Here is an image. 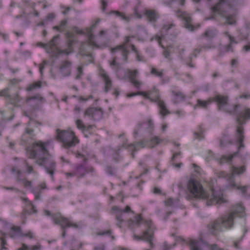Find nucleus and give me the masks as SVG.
Returning <instances> with one entry per match:
<instances>
[{
  "mask_svg": "<svg viewBox=\"0 0 250 250\" xmlns=\"http://www.w3.org/2000/svg\"><path fill=\"white\" fill-rule=\"evenodd\" d=\"M214 46H213L212 43L211 42H210L209 44H208L206 45H203L199 48L195 49V53H199L202 50L211 49V48H214Z\"/></svg>",
  "mask_w": 250,
  "mask_h": 250,
  "instance_id": "obj_42",
  "label": "nucleus"
},
{
  "mask_svg": "<svg viewBox=\"0 0 250 250\" xmlns=\"http://www.w3.org/2000/svg\"><path fill=\"white\" fill-rule=\"evenodd\" d=\"M203 36L209 39H211L216 36V32L213 30H208L204 33Z\"/></svg>",
  "mask_w": 250,
  "mask_h": 250,
  "instance_id": "obj_39",
  "label": "nucleus"
},
{
  "mask_svg": "<svg viewBox=\"0 0 250 250\" xmlns=\"http://www.w3.org/2000/svg\"><path fill=\"white\" fill-rule=\"evenodd\" d=\"M237 108L236 109V110ZM236 116V120L239 123V125L237 127L235 137L236 142L239 144L238 150L245 147L243 143L244 139V128L242 125L245 123L246 121L250 120V108H244L239 113H236L234 114Z\"/></svg>",
  "mask_w": 250,
  "mask_h": 250,
  "instance_id": "obj_5",
  "label": "nucleus"
},
{
  "mask_svg": "<svg viewBox=\"0 0 250 250\" xmlns=\"http://www.w3.org/2000/svg\"><path fill=\"white\" fill-rule=\"evenodd\" d=\"M237 153H238V152L235 153L233 155H230L229 156H226V155L222 156V157H221V158L220 160V164L222 165V164H223L224 163L229 162L231 161V160L232 159V158H233V157L234 156H235Z\"/></svg>",
  "mask_w": 250,
  "mask_h": 250,
  "instance_id": "obj_36",
  "label": "nucleus"
},
{
  "mask_svg": "<svg viewBox=\"0 0 250 250\" xmlns=\"http://www.w3.org/2000/svg\"><path fill=\"white\" fill-rule=\"evenodd\" d=\"M9 88L7 87L0 91V96H3L6 98H8V100H9V97H10V95L8 93Z\"/></svg>",
  "mask_w": 250,
  "mask_h": 250,
  "instance_id": "obj_46",
  "label": "nucleus"
},
{
  "mask_svg": "<svg viewBox=\"0 0 250 250\" xmlns=\"http://www.w3.org/2000/svg\"><path fill=\"white\" fill-rule=\"evenodd\" d=\"M232 144L233 141L227 134H224L220 139V146L221 147H226L228 145Z\"/></svg>",
  "mask_w": 250,
  "mask_h": 250,
  "instance_id": "obj_27",
  "label": "nucleus"
},
{
  "mask_svg": "<svg viewBox=\"0 0 250 250\" xmlns=\"http://www.w3.org/2000/svg\"><path fill=\"white\" fill-rule=\"evenodd\" d=\"M204 132V129L201 125H199L198 127L197 131L194 132V139H198L199 140H201L203 139L204 137L203 135Z\"/></svg>",
  "mask_w": 250,
  "mask_h": 250,
  "instance_id": "obj_32",
  "label": "nucleus"
},
{
  "mask_svg": "<svg viewBox=\"0 0 250 250\" xmlns=\"http://www.w3.org/2000/svg\"><path fill=\"white\" fill-rule=\"evenodd\" d=\"M165 203L167 206L173 207L179 203V200L169 198L167 200L165 201Z\"/></svg>",
  "mask_w": 250,
  "mask_h": 250,
  "instance_id": "obj_43",
  "label": "nucleus"
},
{
  "mask_svg": "<svg viewBox=\"0 0 250 250\" xmlns=\"http://www.w3.org/2000/svg\"><path fill=\"white\" fill-rule=\"evenodd\" d=\"M66 39V46L63 49L58 48V40L60 35L53 37L52 39L48 43L46 51L52 57H58L61 55H68L73 52V45L77 42L76 36L70 31H67L65 34Z\"/></svg>",
  "mask_w": 250,
  "mask_h": 250,
  "instance_id": "obj_4",
  "label": "nucleus"
},
{
  "mask_svg": "<svg viewBox=\"0 0 250 250\" xmlns=\"http://www.w3.org/2000/svg\"><path fill=\"white\" fill-rule=\"evenodd\" d=\"M145 226V230L143 231L142 235H134V238L137 240H143L149 243L150 248L153 249L154 248V244L153 241L154 238V231L155 228L153 225L151 221L145 220L143 221Z\"/></svg>",
  "mask_w": 250,
  "mask_h": 250,
  "instance_id": "obj_9",
  "label": "nucleus"
},
{
  "mask_svg": "<svg viewBox=\"0 0 250 250\" xmlns=\"http://www.w3.org/2000/svg\"><path fill=\"white\" fill-rule=\"evenodd\" d=\"M11 230L15 231L17 234L20 235L21 234V228L20 227L13 226L11 228Z\"/></svg>",
  "mask_w": 250,
  "mask_h": 250,
  "instance_id": "obj_60",
  "label": "nucleus"
},
{
  "mask_svg": "<svg viewBox=\"0 0 250 250\" xmlns=\"http://www.w3.org/2000/svg\"><path fill=\"white\" fill-rule=\"evenodd\" d=\"M75 170L76 176L79 177H83L87 173H93L94 171V169L92 167L88 166L85 167L82 165L77 166L75 168Z\"/></svg>",
  "mask_w": 250,
  "mask_h": 250,
  "instance_id": "obj_20",
  "label": "nucleus"
},
{
  "mask_svg": "<svg viewBox=\"0 0 250 250\" xmlns=\"http://www.w3.org/2000/svg\"><path fill=\"white\" fill-rule=\"evenodd\" d=\"M24 164L26 166L27 171L28 173H35L34 171L33 167L30 166L26 161H25Z\"/></svg>",
  "mask_w": 250,
  "mask_h": 250,
  "instance_id": "obj_49",
  "label": "nucleus"
},
{
  "mask_svg": "<svg viewBox=\"0 0 250 250\" xmlns=\"http://www.w3.org/2000/svg\"><path fill=\"white\" fill-rule=\"evenodd\" d=\"M151 142L152 144H154V145H157L160 144L162 142V140H161L158 137H154L153 138H152Z\"/></svg>",
  "mask_w": 250,
  "mask_h": 250,
  "instance_id": "obj_59",
  "label": "nucleus"
},
{
  "mask_svg": "<svg viewBox=\"0 0 250 250\" xmlns=\"http://www.w3.org/2000/svg\"><path fill=\"white\" fill-rule=\"evenodd\" d=\"M171 248V246L168 245L167 242H165L161 246V250H170Z\"/></svg>",
  "mask_w": 250,
  "mask_h": 250,
  "instance_id": "obj_54",
  "label": "nucleus"
},
{
  "mask_svg": "<svg viewBox=\"0 0 250 250\" xmlns=\"http://www.w3.org/2000/svg\"><path fill=\"white\" fill-rule=\"evenodd\" d=\"M128 74L131 82L133 83L134 86L138 88L141 85V83L136 79V77L138 74V71L137 70H129L128 71Z\"/></svg>",
  "mask_w": 250,
  "mask_h": 250,
  "instance_id": "obj_25",
  "label": "nucleus"
},
{
  "mask_svg": "<svg viewBox=\"0 0 250 250\" xmlns=\"http://www.w3.org/2000/svg\"><path fill=\"white\" fill-rule=\"evenodd\" d=\"M70 63H63L59 68L61 73L64 76H68L70 74Z\"/></svg>",
  "mask_w": 250,
  "mask_h": 250,
  "instance_id": "obj_31",
  "label": "nucleus"
},
{
  "mask_svg": "<svg viewBox=\"0 0 250 250\" xmlns=\"http://www.w3.org/2000/svg\"><path fill=\"white\" fill-rule=\"evenodd\" d=\"M99 74L103 78L104 82V92H107L112 87V81L107 75L106 72L102 68H99Z\"/></svg>",
  "mask_w": 250,
  "mask_h": 250,
  "instance_id": "obj_22",
  "label": "nucleus"
},
{
  "mask_svg": "<svg viewBox=\"0 0 250 250\" xmlns=\"http://www.w3.org/2000/svg\"><path fill=\"white\" fill-rule=\"evenodd\" d=\"M34 132V130L32 128H26L25 130V133L22 135V139H24V137L25 135L29 134L30 135H32Z\"/></svg>",
  "mask_w": 250,
  "mask_h": 250,
  "instance_id": "obj_57",
  "label": "nucleus"
},
{
  "mask_svg": "<svg viewBox=\"0 0 250 250\" xmlns=\"http://www.w3.org/2000/svg\"><path fill=\"white\" fill-rule=\"evenodd\" d=\"M233 0H220L213 7H211L212 12L217 13L220 16L226 19V22L229 25H234L236 21L234 16L231 15H228L227 13L231 8V2Z\"/></svg>",
  "mask_w": 250,
  "mask_h": 250,
  "instance_id": "obj_6",
  "label": "nucleus"
},
{
  "mask_svg": "<svg viewBox=\"0 0 250 250\" xmlns=\"http://www.w3.org/2000/svg\"><path fill=\"white\" fill-rule=\"evenodd\" d=\"M206 247L208 250H224L216 244H209L208 242L206 243Z\"/></svg>",
  "mask_w": 250,
  "mask_h": 250,
  "instance_id": "obj_40",
  "label": "nucleus"
},
{
  "mask_svg": "<svg viewBox=\"0 0 250 250\" xmlns=\"http://www.w3.org/2000/svg\"><path fill=\"white\" fill-rule=\"evenodd\" d=\"M31 192L35 196V200H39L41 199V194L42 191L38 187H35L31 188Z\"/></svg>",
  "mask_w": 250,
  "mask_h": 250,
  "instance_id": "obj_37",
  "label": "nucleus"
},
{
  "mask_svg": "<svg viewBox=\"0 0 250 250\" xmlns=\"http://www.w3.org/2000/svg\"><path fill=\"white\" fill-rule=\"evenodd\" d=\"M101 3L102 10L103 12H104L105 11L106 8L108 5L107 1L106 0H101Z\"/></svg>",
  "mask_w": 250,
  "mask_h": 250,
  "instance_id": "obj_62",
  "label": "nucleus"
},
{
  "mask_svg": "<svg viewBox=\"0 0 250 250\" xmlns=\"http://www.w3.org/2000/svg\"><path fill=\"white\" fill-rule=\"evenodd\" d=\"M21 100L22 98L20 97L18 94H17L12 97H9L8 103L15 107H19L21 105Z\"/></svg>",
  "mask_w": 250,
  "mask_h": 250,
  "instance_id": "obj_29",
  "label": "nucleus"
},
{
  "mask_svg": "<svg viewBox=\"0 0 250 250\" xmlns=\"http://www.w3.org/2000/svg\"><path fill=\"white\" fill-rule=\"evenodd\" d=\"M84 115L89 117L94 121H99L103 118V111L101 108L89 107L85 110Z\"/></svg>",
  "mask_w": 250,
  "mask_h": 250,
  "instance_id": "obj_18",
  "label": "nucleus"
},
{
  "mask_svg": "<svg viewBox=\"0 0 250 250\" xmlns=\"http://www.w3.org/2000/svg\"><path fill=\"white\" fill-rule=\"evenodd\" d=\"M224 50L226 52H232L233 51L232 44L229 43L228 45H225L224 47Z\"/></svg>",
  "mask_w": 250,
  "mask_h": 250,
  "instance_id": "obj_61",
  "label": "nucleus"
},
{
  "mask_svg": "<svg viewBox=\"0 0 250 250\" xmlns=\"http://www.w3.org/2000/svg\"><path fill=\"white\" fill-rule=\"evenodd\" d=\"M52 220L55 224L61 226L62 229H63V232L62 233V237H64L65 236L66 229L70 227L75 229H79L80 228L79 225L75 223L69 219L64 217L60 213L52 215Z\"/></svg>",
  "mask_w": 250,
  "mask_h": 250,
  "instance_id": "obj_11",
  "label": "nucleus"
},
{
  "mask_svg": "<svg viewBox=\"0 0 250 250\" xmlns=\"http://www.w3.org/2000/svg\"><path fill=\"white\" fill-rule=\"evenodd\" d=\"M29 206L31 207V211L28 212L29 214L36 213H37V210L36 209L35 206L33 204L32 202H29Z\"/></svg>",
  "mask_w": 250,
  "mask_h": 250,
  "instance_id": "obj_56",
  "label": "nucleus"
},
{
  "mask_svg": "<svg viewBox=\"0 0 250 250\" xmlns=\"http://www.w3.org/2000/svg\"><path fill=\"white\" fill-rule=\"evenodd\" d=\"M29 250H41L42 249V246L40 244H38L34 246H28Z\"/></svg>",
  "mask_w": 250,
  "mask_h": 250,
  "instance_id": "obj_52",
  "label": "nucleus"
},
{
  "mask_svg": "<svg viewBox=\"0 0 250 250\" xmlns=\"http://www.w3.org/2000/svg\"><path fill=\"white\" fill-rule=\"evenodd\" d=\"M112 13L115 14L117 16L120 17L121 19L126 21H129V18L126 16L123 13L117 11H113L112 12Z\"/></svg>",
  "mask_w": 250,
  "mask_h": 250,
  "instance_id": "obj_41",
  "label": "nucleus"
},
{
  "mask_svg": "<svg viewBox=\"0 0 250 250\" xmlns=\"http://www.w3.org/2000/svg\"><path fill=\"white\" fill-rule=\"evenodd\" d=\"M153 128L154 125L150 119L148 121L147 123L145 122L139 123L134 130V135L136 136L139 132L143 131L151 133Z\"/></svg>",
  "mask_w": 250,
  "mask_h": 250,
  "instance_id": "obj_17",
  "label": "nucleus"
},
{
  "mask_svg": "<svg viewBox=\"0 0 250 250\" xmlns=\"http://www.w3.org/2000/svg\"><path fill=\"white\" fill-rule=\"evenodd\" d=\"M188 189L190 193L191 198L205 200L208 206L214 204H221L227 202V200L223 197L222 191L212 189L209 192L205 191L201 185L193 179H190L188 181Z\"/></svg>",
  "mask_w": 250,
  "mask_h": 250,
  "instance_id": "obj_2",
  "label": "nucleus"
},
{
  "mask_svg": "<svg viewBox=\"0 0 250 250\" xmlns=\"http://www.w3.org/2000/svg\"><path fill=\"white\" fill-rule=\"evenodd\" d=\"M95 37L92 33H89L88 36V42H83L81 43L80 48V53L82 56H87L91 58V55L89 50L91 47H98V45L94 41Z\"/></svg>",
  "mask_w": 250,
  "mask_h": 250,
  "instance_id": "obj_14",
  "label": "nucleus"
},
{
  "mask_svg": "<svg viewBox=\"0 0 250 250\" xmlns=\"http://www.w3.org/2000/svg\"><path fill=\"white\" fill-rule=\"evenodd\" d=\"M0 245H1V250H6L7 248L5 247V245H6L7 242L5 240L4 238L0 237Z\"/></svg>",
  "mask_w": 250,
  "mask_h": 250,
  "instance_id": "obj_53",
  "label": "nucleus"
},
{
  "mask_svg": "<svg viewBox=\"0 0 250 250\" xmlns=\"http://www.w3.org/2000/svg\"><path fill=\"white\" fill-rule=\"evenodd\" d=\"M171 93L173 96L172 101L175 104L182 102L187 98L186 95L181 91L172 90Z\"/></svg>",
  "mask_w": 250,
  "mask_h": 250,
  "instance_id": "obj_23",
  "label": "nucleus"
},
{
  "mask_svg": "<svg viewBox=\"0 0 250 250\" xmlns=\"http://www.w3.org/2000/svg\"><path fill=\"white\" fill-rule=\"evenodd\" d=\"M42 86V83L41 82H38L30 84L27 88V91H32L36 88H40Z\"/></svg>",
  "mask_w": 250,
  "mask_h": 250,
  "instance_id": "obj_44",
  "label": "nucleus"
},
{
  "mask_svg": "<svg viewBox=\"0 0 250 250\" xmlns=\"http://www.w3.org/2000/svg\"><path fill=\"white\" fill-rule=\"evenodd\" d=\"M145 15L147 17V20L151 22H155L158 18V15L153 10H147L146 11Z\"/></svg>",
  "mask_w": 250,
  "mask_h": 250,
  "instance_id": "obj_28",
  "label": "nucleus"
},
{
  "mask_svg": "<svg viewBox=\"0 0 250 250\" xmlns=\"http://www.w3.org/2000/svg\"><path fill=\"white\" fill-rule=\"evenodd\" d=\"M112 209L115 211V219L117 221V226L121 228L122 227L121 224L124 222L123 218L124 213L132 211L131 208L128 206H126L124 209L120 208L117 206H114Z\"/></svg>",
  "mask_w": 250,
  "mask_h": 250,
  "instance_id": "obj_15",
  "label": "nucleus"
},
{
  "mask_svg": "<svg viewBox=\"0 0 250 250\" xmlns=\"http://www.w3.org/2000/svg\"><path fill=\"white\" fill-rule=\"evenodd\" d=\"M136 95H142V96L145 97L146 98H149L148 94H147L146 92H143V91L138 92L137 93H130V94H127V96L129 98H130V97H133Z\"/></svg>",
  "mask_w": 250,
  "mask_h": 250,
  "instance_id": "obj_45",
  "label": "nucleus"
},
{
  "mask_svg": "<svg viewBox=\"0 0 250 250\" xmlns=\"http://www.w3.org/2000/svg\"><path fill=\"white\" fill-rule=\"evenodd\" d=\"M75 123H76L77 127L78 129L82 130L83 132L85 131H88V130H90L91 129H92L93 128V125H84L83 122L81 120H80V119L77 120L76 121Z\"/></svg>",
  "mask_w": 250,
  "mask_h": 250,
  "instance_id": "obj_30",
  "label": "nucleus"
},
{
  "mask_svg": "<svg viewBox=\"0 0 250 250\" xmlns=\"http://www.w3.org/2000/svg\"><path fill=\"white\" fill-rule=\"evenodd\" d=\"M112 233V231L111 229H108L105 230H103L101 231H99L97 232V235L99 236H104V235H111Z\"/></svg>",
  "mask_w": 250,
  "mask_h": 250,
  "instance_id": "obj_47",
  "label": "nucleus"
},
{
  "mask_svg": "<svg viewBox=\"0 0 250 250\" xmlns=\"http://www.w3.org/2000/svg\"><path fill=\"white\" fill-rule=\"evenodd\" d=\"M208 156L206 157V160L208 161H209L214 158V154L211 150L208 151Z\"/></svg>",
  "mask_w": 250,
  "mask_h": 250,
  "instance_id": "obj_58",
  "label": "nucleus"
},
{
  "mask_svg": "<svg viewBox=\"0 0 250 250\" xmlns=\"http://www.w3.org/2000/svg\"><path fill=\"white\" fill-rule=\"evenodd\" d=\"M67 23L66 20H63L61 22L59 25L53 27V29L56 30L59 32H62L65 29V26Z\"/></svg>",
  "mask_w": 250,
  "mask_h": 250,
  "instance_id": "obj_33",
  "label": "nucleus"
},
{
  "mask_svg": "<svg viewBox=\"0 0 250 250\" xmlns=\"http://www.w3.org/2000/svg\"><path fill=\"white\" fill-rule=\"evenodd\" d=\"M32 100H36L37 103L35 105L34 108L38 107L40 104L46 102L45 99L40 94H37L33 96L27 97L26 99L27 102H29Z\"/></svg>",
  "mask_w": 250,
  "mask_h": 250,
  "instance_id": "obj_24",
  "label": "nucleus"
},
{
  "mask_svg": "<svg viewBox=\"0 0 250 250\" xmlns=\"http://www.w3.org/2000/svg\"><path fill=\"white\" fill-rule=\"evenodd\" d=\"M212 103V98H209L206 101H203L201 99H198L197 100V104L194 106V109H196V107H201L203 108L206 109L207 108L208 105L211 104Z\"/></svg>",
  "mask_w": 250,
  "mask_h": 250,
  "instance_id": "obj_26",
  "label": "nucleus"
},
{
  "mask_svg": "<svg viewBox=\"0 0 250 250\" xmlns=\"http://www.w3.org/2000/svg\"><path fill=\"white\" fill-rule=\"evenodd\" d=\"M146 92L149 96V98H146L147 99L157 103L160 108V114L162 117H164L169 113V111L166 108L164 102L160 99L159 90L155 87H154L152 90Z\"/></svg>",
  "mask_w": 250,
  "mask_h": 250,
  "instance_id": "obj_12",
  "label": "nucleus"
},
{
  "mask_svg": "<svg viewBox=\"0 0 250 250\" xmlns=\"http://www.w3.org/2000/svg\"><path fill=\"white\" fill-rule=\"evenodd\" d=\"M106 172L110 175H113L115 174V170L111 167L107 166L106 168Z\"/></svg>",
  "mask_w": 250,
  "mask_h": 250,
  "instance_id": "obj_50",
  "label": "nucleus"
},
{
  "mask_svg": "<svg viewBox=\"0 0 250 250\" xmlns=\"http://www.w3.org/2000/svg\"><path fill=\"white\" fill-rule=\"evenodd\" d=\"M142 221V218L140 215L136 216L135 220L130 219L128 220L129 226L134 225H139Z\"/></svg>",
  "mask_w": 250,
  "mask_h": 250,
  "instance_id": "obj_38",
  "label": "nucleus"
},
{
  "mask_svg": "<svg viewBox=\"0 0 250 250\" xmlns=\"http://www.w3.org/2000/svg\"><path fill=\"white\" fill-rule=\"evenodd\" d=\"M57 137L61 143L62 146L68 149L75 146L79 144V140L76 136L75 133L72 131L57 130Z\"/></svg>",
  "mask_w": 250,
  "mask_h": 250,
  "instance_id": "obj_8",
  "label": "nucleus"
},
{
  "mask_svg": "<svg viewBox=\"0 0 250 250\" xmlns=\"http://www.w3.org/2000/svg\"><path fill=\"white\" fill-rule=\"evenodd\" d=\"M146 144L144 142H136L133 144H126V143L123 144V146L129 150L132 151V157H134V152L137 151L139 149V147L144 148L146 146Z\"/></svg>",
  "mask_w": 250,
  "mask_h": 250,
  "instance_id": "obj_21",
  "label": "nucleus"
},
{
  "mask_svg": "<svg viewBox=\"0 0 250 250\" xmlns=\"http://www.w3.org/2000/svg\"><path fill=\"white\" fill-rule=\"evenodd\" d=\"M242 51L244 53H247L250 51V43L244 45L242 49Z\"/></svg>",
  "mask_w": 250,
  "mask_h": 250,
  "instance_id": "obj_64",
  "label": "nucleus"
},
{
  "mask_svg": "<svg viewBox=\"0 0 250 250\" xmlns=\"http://www.w3.org/2000/svg\"><path fill=\"white\" fill-rule=\"evenodd\" d=\"M134 36H128L125 37L124 42L122 44L117 46L112 49V52L115 53H118L122 58V61L125 62L127 60V56L129 52L127 50V44L130 42L131 39L134 38Z\"/></svg>",
  "mask_w": 250,
  "mask_h": 250,
  "instance_id": "obj_13",
  "label": "nucleus"
},
{
  "mask_svg": "<svg viewBox=\"0 0 250 250\" xmlns=\"http://www.w3.org/2000/svg\"><path fill=\"white\" fill-rule=\"evenodd\" d=\"M212 102L216 103L218 109L229 114H235L236 109L240 107L239 104H230L229 97L227 95L217 94L212 98Z\"/></svg>",
  "mask_w": 250,
  "mask_h": 250,
  "instance_id": "obj_7",
  "label": "nucleus"
},
{
  "mask_svg": "<svg viewBox=\"0 0 250 250\" xmlns=\"http://www.w3.org/2000/svg\"><path fill=\"white\" fill-rule=\"evenodd\" d=\"M206 243L207 242L202 239L199 240L190 239L188 241L187 244L190 250H204Z\"/></svg>",
  "mask_w": 250,
  "mask_h": 250,
  "instance_id": "obj_19",
  "label": "nucleus"
},
{
  "mask_svg": "<svg viewBox=\"0 0 250 250\" xmlns=\"http://www.w3.org/2000/svg\"><path fill=\"white\" fill-rule=\"evenodd\" d=\"M6 139L7 140L9 147L11 149H14L16 145V142L10 140L9 137H7Z\"/></svg>",
  "mask_w": 250,
  "mask_h": 250,
  "instance_id": "obj_51",
  "label": "nucleus"
},
{
  "mask_svg": "<svg viewBox=\"0 0 250 250\" xmlns=\"http://www.w3.org/2000/svg\"><path fill=\"white\" fill-rule=\"evenodd\" d=\"M176 15L177 17L182 18L184 20V24L186 28L190 31L194 30V27L191 23V17L188 13L178 10L176 11Z\"/></svg>",
  "mask_w": 250,
  "mask_h": 250,
  "instance_id": "obj_16",
  "label": "nucleus"
},
{
  "mask_svg": "<svg viewBox=\"0 0 250 250\" xmlns=\"http://www.w3.org/2000/svg\"><path fill=\"white\" fill-rule=\"evenodd\" d=\"M130 47L133 52H134L136 54V57L137 60L139 62H143L145 61L144 59V57L142 56L137 50L135 46L133 44H130Z\"/></svg>",
  "mask_w": 250,
  "mask_h": 250,
  "instance_id": "obj_35",
  "label": "nucleus"
},
{
  "mask_svg": "<svg viewBox=\"0 0 250 250\" xmlns=\"http://www.w3.org/2000/svg\"><path fill=\"white\" fill-rule=\"evenodd\" d=\"M22 181L23 184L25 188L30 187L31 189L33 188L32 187V183L31 181H28L26 179H23Z\"/></svg>",
  "mask_w": 250,
  "mask_h": 250,
  "instance_id": "obj_55",
  "label": "nucleus"
},
{
  "mask_svg": "<svg viewBox=\"0 0 250 250\" xmlns=\"http://www.w3.org/2000/svg\"><path fill=\"white\" fill-rule=\"evenodd\" d=\"M245 216L244 207L240 204H236L231 207L228 213L208 224L209 231L211 233L216 234L224 229H230L233 227L236 218Z\"/></svg>",
  "mask_w": 250,
  "mask_h": 250,
  "instance_id": "obj_3",
  "label": "nucleus"
},
{
  "mask_svg": "<svg viewBox=\"0 0 250 250\" xmlns=\"http://www.w3.org/2000/svg\"><path fill=\"white\" fill-rule=\"evenodd\" d=\"M246 170L244 166L239 167L232 166L231 168V173H227L224 171H218L216 172V175L218 178H225L227 180V188H234L236 187V184L234 181V175H240L243 173Z\"/></svg>",
  "mask_w": 250,
  "mask_h": 250,
  "instance_id": "obj_10",
  "label": "nucleus"
},
{
  "mask_svg": "<svg viewBox=\"0 0 250 250\" xmlns=\"http://www.w3.org/2000/svg\"><path fill=\"white\" fill-rule=\"evenodd\" d=\"M164 69H157L155 67H151L150 70V74L153 76L162 78L164 75Z\"/></svg>",
  "mask_w": 250,
  "mask_h": 250,
  "instance_id": "obj_34",
  "label": "nucleus"
},
{
  "mask_svg": "<svg viewBox=\"0 0 250 250\" xmlns=\"http://www.w3.org/2000/svg\"><path fill=\"white\" fill-rule=\"evenodd\" d=\"M175 26V24L173 22H171L167 24H165L163 25V28L168 30L173 27Z\"/></svg>",
  "mask_w": 250,
  "mask_h": 250,
  "instance_id": "obj_63",
  "label": "nucleus"
},
{
  "mask_svg": "<svg viewBox=\"0 0 250 250\" xmlns=\"http://www.w3.org/2000/svg\"><path fill=\"white\" fill-rule=\"evenodd\" d=\"M47 145L41 141L34 143L32 149L27 150V155L29 158L36 159V163L43 167L53 180L56 163L46 148Z\"/></svg>",
  "mask_w": 250,
  "mask_h": 250,
  "instance_id": "obj_1",
  "label": "nucleus"
},
{
  "mask_svg": "<svg viewBox=\"0 0 250 250\" xmlns=\"http://www.w3.org/2000/svg\"><path fill=\"white\" fill-rule=\"evenodd\" d=\"M83 68L81 66H79L77 68V75L76 77V79H80L81 78L82 76H83Z\"/></svg>",
  "mask_w": 250,
  "mask_h": 250,
  "instance_id": "obj_48",
  "label": "nucleus"
}]
</instances>
